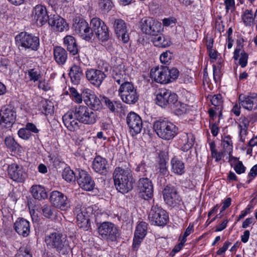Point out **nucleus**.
<instances>
[{"label":"nucleus","mask_w":257,"mask_h":257,"mask_svg":"<svg viewBox=\"0 0 257 257\" xmlns=\"http://www.w3.org/2000/svg\"><path fill=\"white\" fill-rule=\"evenodd\" d=\"M50 201L55 207L62 210H67L70 206L67 197L59 191H54L51 192Z\"/></svg>","instance_id":"14"},{"label":"nucleus","mask_w":257,"mask_h":257,"mask_svg":"<svg viewBox=\"0 0 257 257\" xmlns=\"http://www.w3.org/2000/svg\"><path fill=\"white\" fill-rule=\"evenodd\" d=\"M240 55L238 63L241 67L243 68L247 63L248 55L243 50L241 51L240 49H236L234 52L233 58L234 60H237Z\"/></svg>","instance_id":"39"},{"label":"nucleus","mask_w":257,"mask_h":257,"mask_svg":"<svg viewBox=\"0 0 257 257\" xmlns=\"http://www.w3.org/2000/svg\"><path fill=\"white\" fill-rule=\"evenodd\" d=\"M126 122L133 136L141 133L143 127V121L138 114L134 112H130L126 117Z\"/></svg>","instance_id":"16"},{"label":"nucleus","mask_w":257,"mask_h":257,"mask_svg":"<svg viewBox=\"0 0 257 257\" xmlns=\"http://www.w3.org/2000/svg\"><path fill=\"white\" fill-rule=\"evenodd\" d=\"M78 171L77 181L79 186L86 191L93 190L95 186V183L90 175L84 170H78Z\"/></svg>","instance_id":"19"},{"label":"nucleus","mask_w":257,"mask_h":257,"mask_svg":"<svg viewBox=\"0 0 257 257\" xmlns=\"http://www.w3.org/2000/svg\"><path fill=\"white\" fill-rule=\"evenodd\" d=\"M173 57V54L170 51H166L160 56L161 62L164 64H169Z\"/></svg>","instance_id":"51"},{"label":"nucleus","mask_w":257,"mask_h":257,"mask_svg":"<svg viewBox=\"0 0 257 257\" xmlns=\"http://www.w3.org/2000/svg\"><path fill=\"white\" fill-rule=\"evenodd\" d=\"M90 25L91 30H92L93 33H94L95 31L105 24L99 18H93L91 19Z\"/></svg>","instance_id":"47"},{"label":"nucleus","mask_w":257,"mask_h":257,"mask_svg":"<svg viewBox=\"0 0 257 257\" xmlns=\"http://www.w3.org/2000/svg\"><path fill=\"white\" fill-rule=\"evenodd\" d=\"M18 134L19 137L26 140L29 139L32 136L31 133L28 131L26 127L20 128L18 132Z\"/></svg>","instance_id":"54"},{"label":"nucleus","mask_w":257,"mask_h":257,"mask_svg":"<svg viewBox=\"0 0 257 257\" xmlns=\"http://www.w3.org/2000/svg\"><path fill=\"white\" fill-rule=\"evenodd\" d=\"M153 127L158 137L164 140L173 139L178 133V128L176 125L166 119L155 121Z\"/></svg>","instance_id":"4"},{"label":"nucleus","mask_w":257,"mask_h":257,"mask_svg":"<svg viewBox=\"0 0 257 257\" xmlns=\"http://www.w3.org/2000/svg\"><path fill=\"white\" fill-rule=\"evenodd\" d=\"M144 238V237L135 234L133 243V248L134 250L138 249Z\"/></svg>","instance_id":"58"},{"label":"nucleus","mask_w":257,"mask_h":257,"mask_svg":"<svg viewBox=\"0 0 257 257\" xmlns=\"http://www.w3.org/2000/svg\"><path fill=\"white\" fill-rule=\"evenodd\" d=\"M75 118L79 122L85 124H93L96 121L97 115L88 106L85 105L76 106L72 109Z\"/></svg>","instance_id":"5"},{"label":"nucleus","mask_w":257,"mask_h":257,"mask_svg":"<svg viewBox=\"0 0 257 257\" xmlns=\"http://www.w3.org/2000/svg\"><path fill=\"white\" fill-rule=\"evenodd\" d=\"M114 32L117 38L123 43H127L130 40L126 25L125 22L121 19H115L113 23Z\"/></svg>","instance_id":"17"},{"label":"nucleus","mask_w":257,"mask_h":257,"mask_svg":"<svg viewBox=\"0 0 257 257\" xmlns=\"http://www.w3.org/2000/svg\"><path fill=\"white\" fill-rule=\"evenodd\" d=\"M32 17L38 25L42 26L48 21L49 18L45 7L38 5L35 6L32 12Z\"/></svg>","instance_id":"22"},{"label":"nucleus","mask_w":257,"mask_h":257,"mask_svg":"<svg viewBox=\"0 0 257 257\" xmlns=\"http://www.w3.org/2000/svg\"><path fill=\"white\" fill-rule=\"evenodd\" d=\"M31 192L33 197L36 199L41 200L47 198L46 191L41 185H33L31 188Z\"/></svg>","instance_id":"36"},{"label":"nucleus","mask_w":257,"mask_h":257,"mask_svg":"<svg viewBox=\"0 0 257 257\" xmlns=\"http://www.w3.org/2000/svg\"><path fill=\"white\" fill-rule=\"evenodd\" d=\"M225 153L226 152L225 151H224L223 150L220 151L218 153L217 152V151H216L211 154V156H212V158H214L215 159L216 162H218L221 159V158L223 157H224Z\"/></svg>","instance_id":"61"},{"label":"nucleus","mask_w":257,"mask_h":257,"mask_svg":"<svg viewBox=\"0 0 257 257\" xmlns=\"http://www.w3.org/2000/svg\"><path fill=\"white\" fill-rule=\"evenodd\" d=\"M63 42L65 47L70 55H75L78 54V46L74 37L67 35L64 37Z\"/></svg>","instance_id":"29"},{"label":"nucleus","mask_w":257,"mask_h":257,"mask_svg":"<svg viewBox=\"0 0 257 257\" xmlns=\"http://www.w3.org/2000/svg\"><path fill=\"white\" fill-rule=\"evenodd\" d=\"M99 235L107 242L116 241L119 238L120 233L118 227L110 222H103L97 227Z\"/></svg>","instance_id":"8"},{"label":"nucleus","mask_w":257,"mask_h":257,"mask_svg":"<svg viewBox=\"0 0 257 257\" xmlns=\"http://www.w3.org/2000/svg\"><path fill=\"white\" fill-rule=\"evenodd\" d=\"M163 195L165 202L169 206L180 210L183 209V202L175 186L172 185L165 186L163 191Z\"/></svg>","instance_id":"6"},{"label":"nucleus","mask_w":257,"mask_h":257,"mask_svg":"<svg viewBox=\"0 0 257 257\" xmlns=\"http://www.w3.org/2000/svg\"><path fill=\"white\" fill-rule=\"evenodd\" d=\"M140 24L142 31L147 35L157 36L161 32V23L153 18H144Z\"/></svg>","instance_id":"11"},{"label":"nucleus","mask_w":257,"mask_h":257,"mask_svg":"<svg viewBox=\"0 0 257 257\" xmlns=\"http://www.w3.org/2000/svg\"><path fill=\"white\" fill-rule=\"evenodd\" d=\"M69 74L72 82L75 85H78L83 75L82 69L78 66L73 65L71 68Z\"/></svg>","instance_id":"35"},{"label":"nucleus","mask_w":257,"mask_h":257,"mask_svg":"<svg viewBox=\"0 0 257 257\" xmlns=\"http://www.w3.org/2000/svg\"><path fill=\"white\" fill-rule=\"evenodd\" d=\"M249 124V121L247 118L244 116L240 117L238 123V128L240 130L239 134V141L241 142L245 141Z\"/></svg>","instance_id":"33"},{"label":"nucleus","mask_w":257,"mask_h":257,"mask_svg":"<svg viewBox=\"0 0 257 257\" xmlns=\"http://www.w3.org/2000/svg\"><path fill=\"white\" fill-rule=\"evenodd\" d=\"M109 35L107 28V30L104 31L101 34H99V35L97 37V38L102 42L107 41L109 39Z\"/></svg>","instance_id":"62"},{"label":"nucleus","mask_w":257,"mask_h":257,"mask_svg":"<svg viewBox=\"0 0 257 257\" xmlns=\"http://www.w3.org/2000/svg\"><path fill=\"white\" fill-rule=\"evenodd\" d=\"M147 224L145 222H141L137 226L135 234L145 237L147 233Z\"/></svg>","instance_id":"46"},{"label":"nucleus","mask_w":257,"mask_h":257,"mask_svg":"<svg viewBox=\"0 0 257 257\" xmlns=\"http://www.w3.org/2000/svg\"><path fill=\"white\" fill-rule=\"evenodd\" d=\"M69 92L71 96L77 103H80L82 101L81 95L80 94L76 89L73 87L69 88Z\"/></svg>","instance_id":"53"},{"label":"nucleus","mask_w":257,"mask_h":257,"mask_svg":"<svg viewBox=\"0 0 257 257\" xmlns=\"http://www.w3.org/2000/svg\"><path fill=\"white\" fill-rule=\"evenodd\" d=\"M118 91L121 100L127 104H135L139 100V95L132 82L119 87Z\"/></svg>","instance_id":"9"},{"label":"nucleus","mask_w":257,"mask_h":257,"mask_svg":"<svg viewBox=\"0 0 257 257\" xmlns=\"http://www.w3.org/2000/svg\"><path fill=\"white\" fill-rule=\"evenodd\" d=\"M98 5L100 9L104 12H109L113 6L111 0H100Z\"/></svg>","instance_id":"49"},{"label":"nucleus","mask_w":257,"mask_h":257,"mask_svg":"<svg viewBox=\"0 0 257 257\" xmlns=\"http://www.w3.org/2000/svg\"><path fill=\"white\" fill-rule=\"evenodd\" d=\"M16 118V111L10 108H6L5 109L3 115L0 113L1 124L2 122H4L6 124H12L15 121Z\"/></svg>","instance_id":"34"},{"label":"nucleus","mask_w":257,"mask_h":257,"mask_svg":"<svg viewBox=\"0 0 257 257\" xmlns=\"http://www.w3.org/2000/svg\"><path fill=\"white\" fill-rule=\"evenodd\" d=\"M257 175V165L253 166L251 169L248 175V180L247 183L249 184L250 181Z\"/></svg>","instance_id":"60"},{"label":"nucleus","mask_w":257,"mask_h":257,"mask_svg":"<svg viewBox=\"0 0 257 257\" xmlns=\"http://www.w3.org/2000/svg\"><path fill=\"white\" fill-rule=\"evenodd\" d=\"M156 103L163 108L170 107L179 113L186 111L187 105L178 100V96L166 89H159L156 94Z\"/></svg>","instance_id":"1"},{"label":"nucleus","mask_w":257,"mask_h":257,"mask_svg":"<svg viewBox=\"0 0 257 257\" xmlns=\"http://www.w3.org/2000/svg\"><path fill=\"white\" fill-rule=\"evenodd\" d=\"M62 177L66 181L70 182L74 181L77 176L69 167H66L62 172Z\"/></svg>","instance_id":"44"},{"label":"nucleus","mask_w":257,"mask_h":257,"mask_svg":"<svg viewBox=\"0 0 257 257\" xmlns=\"http://www.w3.org/2000/svg\"><path fill=\"white\" fill-rule=\"evenodd\" d=\"M62 118L64 125L69 131L74 132L79 129L80 122L75 118L72 110L65 113Z\"/></svg>","instance_id":"27"},{"label":"nucleus","mask_w":257,"mask_h":257,"mask_svg":"<svg viewBox=\"0 0 257 257\" xmlns=\"http://www.w3.org/2000/svg\"><path fill=\"white\" fill-rule=\"evenodd\" d=\"M26 128L29 131V132L37 134L39 131L37 128L36 126L32 123H27L26 125Z\"/></svg>","instance_id":"63"},{"label":"nucleus","mask_w":257,"mask_h":257,"mask_svg":"<svg viewBox=\"0 0 257 257\" xmlns=\"http://www.w3.org/2000/svg\"><path fill=\"white\" fill-rule=\"evenodd\" d=\"M168 78L170 79L169 82H171L177 78L179 75V71L175 68L172 69L168 68Z\"/></svg>","instance_id":"55"},{"label":"nucleus","mask_w":257,"mask_h":257,"mask_svg":"<svg viewBox=\"0 0 257 257\" xmlns=\"http://www.w3.org/2000/svg\"><path fill=\"white\" fill-rule=\"evenodd\" d=\"M113 179L116 189L122 193H127L133 188L135 181L129 166L116 167L113 172Z\"/></svg>","instance_id":"2"},{"label":"nucleus","mask_w":257,"mask_h":257,"mask_svg":"<svg viewBox=\"0 0 257 257\" xmlns=\"http://www.w3.org/2000/svg\"><path fill=\"white\" fill-rule=\"evenodd\" d=\"M180 143L183 146L182 147V150L184 152L187 151L191 149L194 143L195 138L192 133H181L180 135Z\"/></svg>","instance_id":"28"},{"label":"nucleus","mask_w":257,"mask_h":257,"mask_svg":"<svg viewBox=\"0 0 257 257\" xmlns=\"http://www.w3.org/2000/svg\"><path fill=\"white\" fill-rule=\"evenodd\" d=\"M220 94L214 95L211 99L212 104L215 106V109L218 110L219 115H222L221 111L222 108V100Z\"/></svg>","instance_id":"45"},{"label":"nucleus","mask_w":257,"mask_h":257,"mask_svg":"<svg viewBox=\"0 0 257 257\" xmlns=\"http://www.w3.org/2000/svg\"><path fill=\"white\" fill-rule=\"evenodd\" d=\"M168 67H156L151 70L150 76L155 81L161 84H167L169 83L170 79L168 76Z\"/></svg>","instance_id":"20"},{"label":"nucleus","mask_w":257,"mask_h":257,"mask_svg":"<svg viewBox=\"0 0 257 257\" xmlns=\"http://www.w3.org/2000/svg\"><path fill=\"white\" fill-rule=\"evenodd\" d=\"M171 171L176 174L181 175L185 173V166L184 163L174 157L171 161Z\"/></svg>","instance_id":"37"},{"label":"nucleus","mask_w":257,"mask_h":257,"mask_svg":"<svg viewBox=\"0 0 257 257\" xmlns=\"http://www.w3.org/2000/svg\"><path fill=\"white\" fill-rule=\"evenodd\" d=\"M153 39L155 46L160 47H167L171 45V42L169 39H166L163 36H156Z\"/></svg>","instance_id":"42"},{"label":"nucleus","mask_w":257,"mask_h":257,"mask_svg":"<svg viewBox=\"0 0 257 257\" xmlns=\"http://www.w3.org/2000/svg\"><path fill=\"white\" fill-rule=\"evenodd\" d=\"M230 244L231 243L230 242L227 241H225L223 244V246L218 250V251H217V254L218 255H221L222 253H224L225 251L227 249Z\"/></svg>","instance_id":"64"},{"label":"nucleus","mask_w":257,"mask_h":257,"mask_svg":"<svg viewBox=\"0 0 257 257\" xmlns=\"http://www.w3.org/2000/svg\"><path fill=\"white\" fill-rule=\"evenodd\" d=\"M138 187L141 196L145 200L151 198L153 196V186L150 180L143 178L139 180Z\"/></svg>","instance_id":"23"},{"label":"nucleus","mask_w":257,"mask_h":257,"mask_svg":"<svg viewBox=\"0 0 257 257\" xmlns=\"http://www.w3.org/2000/svg\"><path fill=\"white\" fill-rule=\"evenodd\" d=\"M242 20L246 26H251L253 24L257 28V9L254 14L251 10H245L242 16Z\"/></svg>","instance_id":"31"},{"label":"nucleus","mask_w":257,"mask_h":257,"mask_svg":"<svg viewBox=\"0 0 257 257\" xmlns=\"http://www.w3.org/2000/svg\"><path fill=\"white\" fill-rule=\"evenodd\" d=\"M10 62L9 60L6 58H1L0 59V71L6 73L8 69L10 68L9 67L10 66Z\"/></svg>","instance_id":"56"},{"label":"nucleus","mask_w":257,"mask_h":257,"mask_svg":"<svg viewBox=\"0 0 257 257\" xmlns=\"http://www.w3.org/2000/svg\"><path fill=\"white\" fill-rule=\"evenodd\" d=\"M87 80L90 84L96 87H99L107 75L104 72L97 69L91 68L85 72Z\"/></svg>","instance_id":"15"},{"label":"nucleus","mask_w":257,"mask_h":257,"mask_svg":"<svg viewBox=\"0 0 257 257\" xmlns=\"http://www.w3.org/2000/svg\"><path fill=\"white\" fill-rule=\"evenodd\" d=\"M8 171L10 178L14 181L22 182L26 177L23 167L16 163L10 165L8 167Z\"/></svg>","instance_id":"24"},{"label":"nucleus","mask_w":257,"mask_h":257,"mask_svg":"<svg viewBox=\"0 0 257 257\" xmlns=\"http://www.w3.org/2000/svg\"><path fill=\"white\" fill-rule=\"evenodd\" d=\"M111 75L114 81L120 85L119 87L131 82L127 81L124 65L122 63L113 66Z\"/></svg>","instance_id":"21"},{"label":"nucleus","mask_w":257,"mask_h":257,"mask_svg":"<svg viewBox=\"0 0 257 257\" xmlns=\"http://www.w3.org/2000/svg\"><path fill=\"white\" fill-rule=\"evenodd\" d=\"M223 151L230 155L232 152V142L230 136H225L222 141Z\"/></svg>","instance_id":"43"},{"label":"nucleus","mask_w":257,"mask_h":257,"mask_svg":"<svg viewBox=\"0 0 257 257\" xmlns=\"http://www.w3.org/2000/svg\"><path fill=\"white\" fill-rule=\"evenodd\" d=\"M73 27L74 31L83 39L90 40L93 36L92 30L83 19L77 17L74 19Z\"/></svg>","instance_id":"12"},{"label":"nucleus","mask_w":257,"mask_h":257,"mask_svg":"<svg viewBox=\"0 0 257 257\" xmlns=\"http://www.w3.org/2000/svg\"><path fill=\"white\" fill-rule=\"evenodd\" d=\"M149 219L152 224L163 226L169 220L167 212L157 204L153 205L149 214Z\"/></svg>","instance_id":"10"},{"label":"nucleus","mask_w":257,"mask_h":257,"mask_svg":"<svg viewBox=\"0 0 257 257\" xmlns=\"http://www.w3.org/2000/svg\"><path fill=\"white\" fill-rule=\"evenodd\" d=\"M5 144L7 147L12 152L19 151L21 148V146L11 136H8L5 138Z\"/></svg>","instance_id":"41"},{"label":"nucleus","mask_w":257,"mask_h":257,"mask_svg":"<svg viewBox=\"0 0 257 257\" xmlns=\"http://www.w3.org/2000/svg\"><path fill=\"white\" fill-rule=\"evenodd\" d=\"M45 242L48 248L54 249L60 255H66L71 249L67 236L59 232L46 235Z\"/></svg>","instance_id":"3"},{"label":"nucleus","mask_w":257,"mask_h":257,"mask_svg":"<svg viewBox=\"0 0 257 257\" xmlns=\"http://www.w3.org/2000/svg\"><path fill=\"white\" fill-rule=\"evenodd\" d=\"M41 210L43 215L47 218L51 219L55 216L56 210L54 206L48 204L42 205Z\"/></svg>","instance_id":"40"},{"label":"nucleus","mask_w":257,"mask_h":257,"mask_svg":"<svg viewBox=\"0 0 257 257\" xmlns=\"http://www.w3.org/2000/svg\"><path fill=\"white\" fill-rule=\"evenodd\" d=\"M48 24L54 27V30L58 32H62L67 27L66 23L64 19L58 16H54L50 18Z\"/></svg>","instance_id":"32"},{"label":"nucleus","mask_w":257,"mask_h":257,"mask_svg":"<svg viewBox=\"0 0 257 257\" xmlns=\"http://www.w3.org/2000/svg\"><path fill=\"white\" fill-rule=\"evenodd\" d=\"M253 98L249 96H246L242 94H240L238 98V101L244 108L248 110H251L254 104Z\"/></svg>","instance_id":"38"},{"label":"nucleus","mask_w":257,"mask_h":257,"mask_svg":"<svg viewBox=\"0 0 257 257\" xmlns=\"http://www.w3.org/2000/svg\"><path fill=\"white\" fill-rule=\"evenodd\" d=\"M167 162L164 158H160L158 163V169H159V173L160 175H167L169 171L166 167Z\"/></svg>","instance_id":"48"},{"label":"nucleus","mask_w":257,"mask_h":257,"mask_svg":"<svg viewBox=\"0 0 257 257\" xmlns=\"http://www.w3.org/2000/svg\"><path fill=\"white\" fill-rule=\"evenodd\" d=\"M16 42L19 48H23L25 49H30L33 51H37L40 46V40L38 37L32 34L23 32L17 35Z\"/></svg>","instance_id":"7"},{"label":"nucleus","mask_w":257,"mask_h":257,"mask_svg":"<svg viewBox=\"0 0 257 257\" xmlns=\"http://www.w3.org/2000/svg\"><path fill=\"white\" fill-rule=\"evenodd\" d=\"M41 110L43 113L47 115L51 113L52 110L51 105H49L47 101L41 102Z\"/></svg>","instance_id":"57"},{"label":"nucleus","mask_w":257,"mask_h":257,"mask_svg":"<svg viewBox=\"0 0 257 257\" xmlns=\"http://www.w3.org/2000/svg\"><path fill=\"white\" fill-rule=\"evenodd\" d=\"M14 227L19 234L24 237L28 236L30 232V223L24 218H18L14 223Z\"/></svg>","instance_id":"26"},{"label":"nucleus","mask_w":257,"mask_h":257,"mask_svg":"<svg viewBox=\"0 0 257 257\" xmlns=\"http://www.w3.org/2000/svg\"><path fill=\"white\" fill-rule=\"evenodd\" d=\"M92 167L96 173L105 175L108 173V164L107 161L100 156H97L94 159Z\"/></svg>","instance_id":"25"},{"label":"nucleus","mask_w":257,"mask_h":257,"mask_svg":"<svg viewBox=\"0 0 257 257\" xmlns=\"http://www.w3.org/2000/svg\"><path fill=\"white\" fill-rule=\"evenodd\" d=\"M101 101L102 103H104L107 107L112 112L115 111V106L118 107V103L116 101H112L106 97H102Z\"/></svg>","instance_id":"50"},{"label":"nucleus","mask_w":257,"mask_h":257,"mask_svg":"<svg viewBox=\"0 0 257 257\" xmlns=\"http://www.w3.org/2000/svg\"><path fill=\"white\" fill-rule=\"evenodd\" d=\"M54 58L59 65H63L66 61L68 54L65 49L61 46L55 47L53 49Z\"/></svg>","instance_id":"30"},{"label":"nucleus","mask_w":257,"mask_h":257,"mask_svg":"<svg viewBox=\"0 0 257 257\" xmlns=\"http://www.w3.org/2000/svg\"><path fill=\"white\" fill-rule=\"evenodd\" d=\"M84 101L87 106L91 109L98 110L102 106V101L89 89H86L83 91Z\"/></svg>","instance_id":"18"},{"label":"nucleus","mask_w":257,"mask_h":257,"mask_svg":"<svg viewBox=\"0 0 257 257\" xmlns=\"http://www.w3.org/2000/svg\"><path fill=\"white\" fill-rule=\"evenodd\" d=\"M245 169L241 161H238L234 166V169L238 174L243 173L245 171Z\"/></svg>","instance_id":"59"},{"label":"nucleus","mask_w":257,"mask_h":257,"mask_svg":"<svg viewBox=\"0 0 257 257\" xmlns=\"http://www.w3.org/2000/svg\"><path fill=\"white\" fill-rule=\"evenodd\" d=\"M28 74L30 80L34 81H38L41 77L40 71L36 69H31L28 71Z\"/></svg>","instance_id":"52"},{"label":"nucleus","mask_w":257,"mask_h":257,"mask_svg":"<svg viewBox=\"0 0 257 257\" xmlns=\"http://www.w3.org/2000/svg\"><path fill=\"white\" fill-rule=\"evenodd\" d=\"M92 212V208H87L81 205H77L74 212L76 215V220L80 227H87L89 222V216Z\"/></svg>","instance_id":"13"}]
</instances>
